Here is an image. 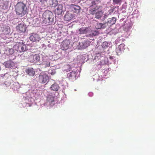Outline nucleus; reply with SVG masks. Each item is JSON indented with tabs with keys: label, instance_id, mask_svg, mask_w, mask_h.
I'll return each instance as SVG.
<instances>
[{
	"label": "nucleus",
	"instance_id": "1",
	"mask_svg": "<svg viewBox=\"0 0 155 155\" xmlns=\"http://www.w3.org/2000/svg\"><path fill=\"white\" fill-rule=\"evenodd\" d=\"M54 16L52 12L49 10L46 11L43 14V22L47 25L53 23Z\"/></svg>",
	"mask_w": 155,
	"mask_h": 155
},
{
	"label": "nucleus",
	"instance_id": "2",
	"mask_svg": "<svg viewBox=\"0 0 155 155\" xmlns=\"http://www.w3.org/2000/svg\"><path fill=\"white\" fill-rule=\"evenodd\" d=\"M15 8L17 15L22 17L26 14V7L25 5L23 2H18L15 6Z\"/></svg>",
	"mask_w": 155,
	"mask_h": 155
},
{
	"label": "nucleus",
	"instance_id": "3",
	"mask_svg": "<svg viewBox=\"0 0 155 155\" xmlns=\"http://www.w3.org/2000/svg\"><path fill=\"white\" fill-rule=\"evenodd\" d=\"M28 60L31 62H41V59H40L39 55L38 54H32L30 55L28 58Z\"/></svg>",
	"mask_w": 155,
	"mask_h": 155
},
{
	"label": "nucleus",
	"instance_id": "4",
	"mask_svg": "<svg viewBox=\"0 0 155 155\" xmlns=\"http://www.w3.org/2000/svg\"><path fill=\"white\" fill-rule=\"evenodd\" d=\"M38 81L40 83L45 84L49 79L48 76L44 73H41L39 76Z\"/></svg>",
	"mask_w": 155,
	"mask_h": 155
},
{
	"label": "nucleus",
	"instance_id": "5",
	"mask_svg": "<svg viewBox=\"0 0 155 155\" xmlns=\"http://www.w3.org/2000/svg\"><path fill=\"white\" fill-rule=\"evenodd\" d=\"M29 39L32 42H37L39 41L41 38L38 34L35 33H33L30 34Z\"/></svg>",
	"mask_w": 155,
	"mask_h": 155
},
{
	"label": "nucleus",
	"instance_id": "6",
	"mask_svg": "<svg viewBox=\"0 0 155 155\" xmlns=\"http://www.w3.org/2000/svg\"><path fill=\"white\" fill-rule=\"evenodd\" d=\"M16 50L20 52L25 51L27 50L25 45L22 43H19L17 44L15 46Z\"/></svg>",
	"mask_w": 155,
	"mask_h": 155
},
{
	"label": "nucleus",
	"instance_id": "7",
	"mask_svg": "<svg viewBox=\"0 0 155 155\" xmlns=\"http://www.w3.org/2000/svg\"><path fill=\"white\" fill-rule=\"evenodd\" d=\"M70 42L69 40H66L63 41L61 44V48L63 50H65L68 49Z\"/></svg>",
	"mask_w": 155,
	"mask_h": 155
},
{
	"label": "nucleus",
	"instance_id": "8",
	"mask_svg": "<svg viewBox=\"0 0 155 155\" xmlns=\"http://www.w3.org/2000/svg\"><path fill=\"white\" fill-rule=\"evenodd\" d=\"M26 25L23 24H20L17 27V31L20 33L25 32L26 31Z\"/></svg>",
	"mask_w": 155,
	"mask_h": 155
},
{
	"label": "nucleus",
	"instance_id": "9",
	"mask_svg": "<svg viewBox=\"0 0 155 155\" xmlns=\"http://www.w3.org/2000/svg\"><path fill=\"white\" fill-rule=\"evenodd\" d=\"M70 7L72 10L75 13H78L80 12L81 7L78 5L71 4Z\"/></svg>",
	"mask_w": 155,
	"mask_h": 155
},
{
	"label": "nucleus",
	"instance_id": "10",
	"mask_svg": "<svg viewBox=\"0 0 155 155\" xmlns=\"http://www.w3.org/2000/svg\"><path fill=\"white\" fill-rule=\"evenodd\" d=\"M116 18L115 17H112L111 18H109L108 19L107 21L105 23L107 26H110L113 25L114 24L116 23Z\"/></svg>",
	"mask_w": 155,
	"mask_h": 155
},
{
	"label": "nucleus",
	"instance_id": "11",
	"mask_svg": "<svg viewBox=\"0 0 155 155\" xmlns=\"http://www.w3.org/2000/svg\"><path fill=\"white\" fill-rule=\"evenodd\" d=\"M77 73L76 72L72 71L68 74L67 76L68 78L71 81L76 79Z\"/></svg>",
	"mask_w": 155,
	"mask_h": 155
},
{
	"label": "nucleus",
	"instance_id": "12",
	"mask_svg": "<svg viewBox=\"0 0 155 155\" xmlns=\"http://www.w3.org/2000/svg\"><path fill=\"white\" fill-rule=\"evenodd\" d=\"M63 12V6L62 5L59 4L58 5L57 8L55 10V14L57 15H61Z\"/></svg>",
	"mask_w": 155,
	"mask_h": 155
},
{
	"label": "nucleus",
	"instance_id": "13",
	"mask_svg": "<svg viewBox=\"0 0 155 155\" xmlns=\"http://www.w3.org/2000/svg\"><path fill=\"white\" fill-rule=\"evenodd\" d=\"M125 45L124 44H121L119 45L116 48V51L118 55L120 54L125 49Z\"/></svg>",
	"mask_w": 155,
	"mask_h": 155
},
{
	"label": "nucleus",
	"instance_id": "14",
	"mask_svg": "<svg viewBox=\"0 0 155 155\" xmlns=\"http://www.w3.org/2000/svg\"><path fill=\"white\" fill-rule=\"evenodd\" d=\"M54 96L50 95H48L47 97V101L49 103V104L51 106H52L54 105Z\"/></svg>",
	"mask_w": 155,
	"mask_h": 155
},
{
	"label": "nucleus",
	"instance_id": "15",
	"mask_svg": "<svg viewBox=\"0 0 155 155\" xmlns=\"http://www.w3.org/2000/svg\"><path fill=\"white\" fill-rule=\"evenodd\" d=\"M74 17V15L69 12H67L64 16L65 20L67 21L71 20Z\"/></svg>",
	"mask_w": 155,
	"mask_h": 155
},
{
	"label": "nucleus",
	"instance_id": "16",
	"mask_svg": "<svg viewBox=\"0 0 155 155\" xmlns=\"http://www.w3.org/2000/svg\"><path fill=\"white\" fill-rule=\"evenodd\" d=\"M4 65L6 68H10L13 67L14 64L12 61H8L4 63Z\"/></svg>",
	"mask_w": 155,
	"mask_h": 155
},
{
	"label": "nucleus",
	"instance_id": "17",
	"mask_svg": "<svg viewBox=\"0 0 155 155\" xmlns=\"http://www.w3.org/2000/svg\"><path fill=\"white\" fill-rule=\"evenodd\" d=\"M90 30V29L89 28H82L79 29V31L80 34H86L87 33H89Z\"/></svg>",
	"mask_w": 155,
	"mask_h": 155
},
{
	"label": "nucleus",
	"instance_id": "18",
	"mask_svg": "<svg viewBox=\"0 0 155 155\" xmlns=\"http://www.w3.org/2000/svg\"><path fill=\"white\" fill-rule=\"evenodd\" d=\"M60 88L59 85L57 83H55L52 84L50 87V89L51 91H58Z\"/></svg>",
	"mask_w": 155,
	"mask_h": 155
},
{
	"label": "nucleus",
	"instance_id": "19",
	"mask_svg": "<svg viewBox=\"0 0 155 155\" xmlns=\"http://www.w3.org/2000/svg\"><path fill=\"white\" fill-rule=\"evenodd\" d=\"M48 3V5H49L52 7H55L58 4V2L56 0H49Z\"/></svg>",
	"mask_w": 155,
	"mask_h": 155
},
{
	"label": "nucleus",
	"instance_id": "20",
	"mask_svg": "<svg viewBox=\"0 0 155 155\" xmlns=\"http://www.w3.org/2000/svg\"><path fill=\"white\" fill-rule=\"evenodd\" d=\"M100 6H97L95 7H91L89 11V13L92 15L95 14V12L96 10L99 9L100 8Z\"/></svg>",
	"mask_w": 155,
	"mask_h": 155
},
{
	"label": "nucleus",
	"instance_id": "21",
	"mask_svg": "<svg viewBox=\"0 0 155 155\" xmlns=\"http://www.w3.org/2000/svg\"><path fill=\"white\" fill-rule=\"evenodd\" d=\"M100 2L99 0H95L92 1L91 3L90 7H95L97 6H99L98 5Z\"/></svg>",
	"mask_w": 155,
	"mask_h": 155
},
{
	"label": "nucleus",
	"instance_id": "22",
	"mask_svg": "<svg viewBox=\"0 0 155 155\" xmlns=\"http://www.w3.org/2000/svg\"><path fill=\"white\" fill-rule=\"evenodd\" d=\"M26 73L29 75L33 76L35 74V71L33 68H28L26 71Z\"/></svg>",
	"mask_w": 155,
	"mask_h": 155
},
{
	"label": "nucleus",
	"instance_id": "23",
	"mask_svg": "<svg viewBox=\"0 0 155 155\" xmlns=\"http://www.w3.org/2000/svg\"><path fill=\"white\" fill-rule=\"evenodd\" d=\"M106 27L107 25H106L105 23L102 24L98 23L96 25V28L97 29H101V28H104Z\"/></svg>",
	"mask_w": 155,
	"mask_h": 155
},
{
	"label": "nucleus",
	"instance_id": "24",
	"mask_svg": "<svg viewBox=\"0 0 155 155\" xmlns=\"http://www.w3.org/2000/svg\"><path fill=\"white\" fill-rule=\"evenodd\" d=\"M90 31L89 32V35H87V36L88 37H92L93 36H95L96 35H98L99 33L97 31H91L90 32Z\"/></svg>",
	"mask_w": 155,
	"mask_h": 155
},
{
	"label": "nucleus",
	"instance_id": "25",
	"mask_svg": "<svg viewBox=\"0 0 155 155\" xmlns=\"http://www.w3.org/2000/svg\"><path fill=\"white\" fill-rule=\"evenodd\" d=\"M103 12L102 11H98L95 14V18L98 19L101 18L103 16Z\"/></svg>",
	"mask_w": 155,
	"mask_h": 155
},
{
	"label": "nucleus",
	"instance_id": "26",
	"mask_svg": "<svg viewBox=\"0 0 155 155\" xmlns=\"http://www.w3.org/2000/svg\"><path fill=\"white\" fill-rule=\"evenodd\" d=\"M122 0H113V2L114 5L120 4Z\"/></svg>",
	"mask_w": 155,
	"mask_h": 155
},
{
	"label": "nucleus",
	"instance_id": "27",
	"mask_svg": "<svg viewBox=\"0 0 155 155\" xmlns=\"http://www.w3.org/2000/svg\"><path fill=\"white\" fill-rule=\"evenodd\" d=\"M82 48H85L86 47H87L88 46V45L87 44L86 41L83 42L82 43Z\"/></svg>",
	"mask_w": 155,
	"mask_h": 155
},
{
	"label": "nucleus",
	"instance_id": "28",
	"mask_svg": "<svg viewBox=\"0 0 155 155\" xmlns=\"http://www.w3.org/2000/svg\"><path fill=\"white\" fill-rule=\"evenodd\" d=\"M49 1V0H40V2L42 4H43L45 5H48Z\"/></svg>",
	"mask_w": 155,
	"mask_h": 155
},
{
	"label": "nucleus",
	"instance_id": "29",
	"mask_svg": "<svg viewBox=\"0 0 155 155\" xmlns=\"http://www.w3.org/2000/svg\"><path fill=\"white\" fill-rule=\"evenodd\" d=\"M108 46V43L107 42H104L102 44V46L104 48H106Z\"/></svg>",
	"mask_w": 155,
	"mask_h": 155
},
{
	"label": "nucleus",
	"instance_id": "30",
	"mask_svg": "<svg viewBox=\"0 0 155 155\" xmlns=\"http://www.w3.org/2000/svg\"><path fill=\"white\" fill-rule=\"evenodd\" d=\"M66 67L68 68V69H67L66 70L67 72H68V71H70L71 69V68L69 65H66Z\"/></svg>",
	"mask_w": 155,
	"mask_h": 155
},
{
	"label": "nucleus",
	"instance_id": "31",
	"mask_svg": "<svg viewBox=\"0 0 155 155\" xmlns=\"http://www.w3.org/2000/svg\"><path fill=\"white\" fill-rule=\"evenodd\" d=\"M28 54V53L26 52L25 53H23V54H22V55H23L25 57H27Z\"/></svg>",
	"mask_w": 155,
	"mask_h": 155
},
{
	"label": "nucleus",
	"instance_id": "32",
	"mask_svg": "<svg viewBox=\"0 0 155 155\" xmlns=\"http://www.w3.org/2000/svg\"><path fill=\"white\" fill-rule=\"evenodd\" d=\"M50 64L49 63H48L47 66L49 67L50 66Z\"/></svg>",
	"mask_w": 155,
	"mask_h": 155
}]
</instances>
